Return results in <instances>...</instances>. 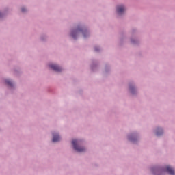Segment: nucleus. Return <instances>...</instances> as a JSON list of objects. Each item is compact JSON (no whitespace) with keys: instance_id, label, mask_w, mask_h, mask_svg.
Here are the masks:
<instances>
[{"instance_id":"nucleus-1","label":"nucleus","mask_w":175,"mask_h":175,"mask_svg":"<svg viewBox=\"0 0 175 175\" xmlns=\"http://www.w3.org/2000/svg\"><path fill=\"white\" fill-rule=\"evenodd\" d=\"M72 146L74 147V149H75L77 152H84L85 151V148L80 146H77V140L74 139L72 141Z\"/></svg>"},{"instance_id":"nucleus-2","label":"nucleus","mask_w":175,"mask_h":175,"mask_svg":"<svg viewBox=\"0 0 175 175\" xmlns=\"http://www.w3.org/2000/svg\"><path fill=\"white\" fill-rule=\"evenodd\" d=\"M49 66L51 69L55 70V72H61V70H62V68H61V67H59L56 64H49Z\"/></svg>"},{"instance_id":"nucleus-3","label":"nucleus","mask_w":175,"mask_h":175,"mask_svg":"<svg viewBox=\"0 0 175 175\" xmlns=\"http://www.w3.org/2000/svg\"><path fill=\"white\" fill-rule=\"evenodd\" d=\"M125 12V7L124 5H118L117 7V13L119 15L122 14Z\"/></svg>"},{"instance_id":"nucleus-4","label":"nucleus","mask_w":175,"mask_h":175,"mask_svg":"<svg viewBox=\"0 0 175 175\" xmlns=\"http://www.w3.org/2000/svg\"><path fill=\"white\" fill-rule=\"evenodd\" d=\"M165 172H167V173H169V174L174 175V170H173V168H172L169 165L165 167Z\"/></svg>"},{"instance_id":"nucleus-5","label":"nucleus","mask_w":175,"mask_h":175,"mask_svg":"<svg viewBox=\"0 0 175 175\" xmlns=\"http://www.w3.org/2000/svg\"><path fill=\"white\" fill-rule=\"evenodd\" d=\"M60 139H61V138L59 137V135L53 134V140H52L53 143H55L57 142H59Z\"/></svg>"},{"instance_id":"nucleus-6","label":"nucleus","mask_w":175,"mask_h":175,"mask_svg":"<svg viewBox=\"0 0 175 175\" xmlns=\"http://www.w3.org/2000/svg\"><path fill=\"white\" fill-rule=\"evenodd\" d=\"M162 133H163V131H162V129H157V132H156L157 136H161V135H162Z\"/></svg>"},{"instance_id":"nucleus-7","label":"nucleus","mask_w":175,"mask_h":175,"mask_svg":"<svg viewBox=\"0 0 175 175\" xmlns=\"http://www.w3.org/2000/svg\"><path fill=\"white\" fill-rule=\"evenodd\" d=\"M5 83L8 85H10V87H12L13 85V83H12V81H10V80L9 79L6 80Z\"/></svg>"},{"instance_id":"nucleus-8","label":"nucleus","mask_w":175,"mask_h":175,"mask_svg":"<svg viewBox=\"0 0 175 175\" xmlns=\"http://www.w3.org/2000/svg\"><path fill=\"white\" fill-rule=\"evenodd\" d=\"M71 36L73 38V39H76V31H72Z\"/></svg>"},{"instance_id":"nucleus-9","label":"nucleus","mask_w":175,"mask_h":175,"mask_svg":"<svg viewBox=\"0 0 175 175\" xmlns=\"http://www.w3.org/2000/svg\"><path fill=\"white\" fill-rule=\"evenodd\" d=\"M133 90H135L134 88H133L132 86H130V91L132 94H133Z\"/></svg>"},{"instance_id":"nucleus-10","label":"nucleus","mask_w":175,"mask_h":175,"mask_svg":"<svg viewBox=\"0 0 175 175\" xmlns=\"http://www.w3.org/2000/svg\"><path fill=\"white\" fill-rule=\"evenodd\" d=\"M21 11H22L23 12H25V8H23L21 9Z\"/></svg>"},{"instance_id":"nucleus-11","label":"nucleus","mask_w":175,"mask_h":175,"mask_svg":"<svg viewBox=\"0 0 175 175\" xmlns=\"http://www.w3.org/2000/svg\"><path fill=\"white\" fill-rule=\"evenodd\" d=\"M83 35L84 36V38H86L87 36H85V32H83Z\"/></svg>"},{"instance_id":"nucleus-12","label":"nucleus","mask_w":175,"mask_h":175,"mask_svg":"<svg viewBox=\"0 0 175 175\" xmlns=\"http://www.w3.org/2000/svg\"><path fill=\"white\" fill-rule=\"evenodd\" d=\"M95 51H98V49L95 48Z\"/></svg>"},{"instance_id":"nucleus-13","label":"nucleus","mask_w":175,"mask_h":175,"mask_svg":"<svg viewBox=\"0 0 175 175\" xmlns=\"http://www.w3.org/2000/svg\"><path fill=\"white\" fill-rule=\"evenodd\" d=\"M0 17H2V14L0 13Z\"/></svg>"},{"instance_id":"nucleus-14","label":"nucleus","mask_w":175,"mask_h":175,"mask_svg":"<svg viewBox=\"0 0 175 175\" xmlns=\"http://www.w3.org/2000/svg\"><path fill=\"white\" fill-rule=\"evenodd\" d=\"M129 140H132V138H129Z\"/></svg>"}]
</instances>
